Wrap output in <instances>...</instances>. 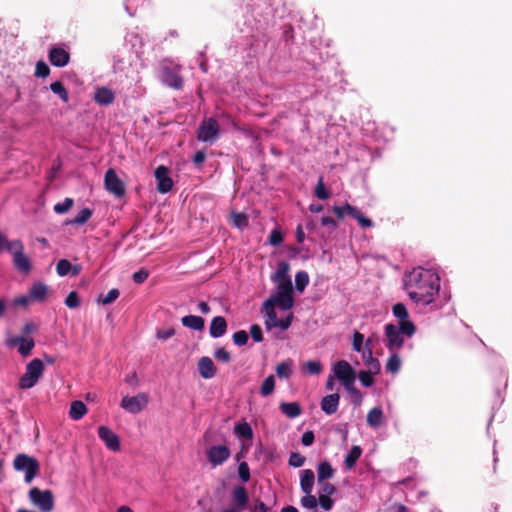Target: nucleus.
I'll use <instances>...</instances> for the list:
<instances>
[{"label": "nucleus", "instance_id": "nucleus-1", "mask_svg": "<svg viewBox=\"0 0 512 512\" xmlns=\"http://www.w3.org/2000/svg\"><path fill=\"white\" fill-rule=\"evenodd\" d=\"M405 288L416 304L429 305L440 289V278L431 270L415 268L406 276Z\"/></svg>", "mask_w": 512, "mask_h": 512}, {"label": "nucleus", "instance_id": "nucleus-2", "mask_svg": "<svg viewBox=\"0 0 512 512\" xmlns=\"http://www.w3.org/2000/svg\"><path fill=\"white\" fill-rule=\"evenodd\" d=\"M44 372V364L42 360L35 358L31 360L25 369V373L19 379V388L30 389L34 387Z\"/></svg>", "mask_w": 512, "mask_h": 512}, {"label": "nucleus", "instance_id": "nucleus-3", "mask_svg": "<svg viewBox=\"0 0 512 512\" xmlns=\"http://www.w3.org/2000/svg\"><path fill=\"white\" fill-rule=\"evenodd\" d=\"M13 467L16 471H24L25 481L30 483L37 476L40 465L36 458L20 453L14 458Z\"/></svg>", "mask_w": 512, "mask_h": 512}, {"label": "nucleus", "instance_id": "nucleus-4", "mask_svg": "<svg viewBox=\"0 0 512 512\" xmlns=\"http://www.w3.org/2000/svg\"><path fill=\"white\" fill-rule=\"evenodd\" d=\"M28 496L31 503L40 512H51L54 509V496L51 490H41L38 487H33L29 490Z\"/></svg>", "mask_w": 512, "mask_h": 512}, {"label": "nucleus", "instance_id": "nucleus-5", "mask_svg": "<svg viewBox=\"0 0 512 512\" xmlns=\"http://www.w3.org/2000/svg\"><path fill=\"white\" fill-rule=\"evenodd\" d=\"M9 253L13 256V264L15 268L25 274L31 271V261L24 254V245L21 240L15 239L9 245Z\"/></svg>", "mask_w": 512, "mask_h": 512}, {"label": "nucleus", "instance_id": "nucleus-6", "mask_svg": "<svg viewBox=\"0 0 512 512\" xmlns=\"http://www.w3.org/2000/svg\"><path fill=\"white\" fill-rule=\"evenodd\" d=\"M333 212L338 219H343L345 215L353 217L363 228H371L373 226V222L369 218L365 217L357 207L348 203H346L344 206H334Z\"/></svg>", "mask_w": 512, "mask_h": 512}, {"label": "nucleus", "instance_id": "nucleus-7", "mask_svg": "<svg viewBox=\"0 0 512 512\" xmlns=\"http://www.w3.org/2000/svg\"><path fill=\"white\" fill-rule=\"evenodd\" d=\"M269 299L277 303V306L283 310L291 309L294 304L292 284L279 283V285H277L276 295Z\"/></svg>", "mask_w": 512, "mask_h": 512}, {"label": "nucleus", "instance_id": "nucleus-8", "mask_svg": "<svg viewBox=\"0 0 512 512\" xmlns=\"http://www.w3.org/2000/svg\"><path fill=\"white\" fill-rule=\"evenodd\" d=\"M104 186L110 194H113L117 198L123 197L126 193L125 184L117 176L116 171L113 168H109L106 171L104 176Z\"/></svg>", "mask_w": 512, "mask_h": 512}, {"label": "nucleus", "instance_id": "nucleus-9", "mask_svg": "<svg viewBox=\"0 0 512 512\" xmlns=\"http://www.w3.org/2000/svg\"><path fill=\"white\" fill-rule=\"evenodd\" d=\"M393 315L397 317L400 322V330L403 334H406L407 337H412L416 332V327L412 321L408 319L409 314L407 308L402 303H397L392 308Z\"/></svg>", "mask_w": 512, "mask_h": 512}, {"label": "nucleus", "instance_id": "nucleus-10", "mask_svg": "<svg viewBox=\"0 0 512 512\" xmlns=\"http://www.w3.org/2000/svg\"><path fill=\"white\" fill-rule=\"evenodd\" d=\"M179 67L162 64L161 66V80L162 82L175 89L180 90L183 87V79L179 75Z\"/></svg>", "mask_w": 512, "mask_h": 512}, {"label": "nucleus", "instance_id": "nucleus-11", "mask_svg": "<svg viewBox=\"0 0 512 512\" xmlns=\"http://www.w3.org/2000/svg\"><path fill=\"white\" fill-rule=\"evenodd\" d=\"M148 401L146 393H139L132 397L125 396L121 400V407L131 414H138L147 406Z\"/></svg>", "mask_w": 512, "mask_h": 512}, {"label": "nucleus", "instance_id": "nucleus-12", "mask_svg": "<svg viewBox=\"0 0 512 512\" xmlns=\"http://www.w3.org/2000/svg\"><path fill=\"white\" fill-rule=\"evenodd\" d=\"M385 336H386V347L390 351L399 350L404 344V336L400 330V326L397 327L394 324L385 325Z\"/></svg>", "mask_w": 512, "mask_h": 512}, {"label": "nucleus", "instance_id": "nucleus-13", "mask_svg": "<svg viewBox=\"0 0 512 512\" xmlns=\"http://www.w3.org/2000/svg\"><path fill=\"white\" fill-rule=\"evenodd\" d=\"M219 133V124L216 119L204 120L198 128V139L204 142L213 141Z\"/></svg>", "mask_w": 512, "mask_h": 512}, {"label": "nucleus", "instance_id": "nucleus-14", "mask_svg": "<svg viewBox=\"0 0 512 512\" xmlns=\"http://www.w3.org/2000/svg\"><path fill=\"white\" fill-rule=\"evenodd\" d=\"M157 180V191L165 194L171 191L173 187V180L169 176V169L164 165H159L154 172Z\"/></svg>", "mask_w": 512, "mask_h": 512}, {"label": "nucleus", "instance_id": "nucleus-15", "mask_svg": "<svg viewBox=\"0 0 512 512\" xmlns=\"http://www.w3.org/2000/svg\"><path fill=\"white\" fill-rule=\"evenodd\" d=\"M230 449L226 445H214L207 451V459L212 466L222 465L230 457Z\"/></svg>", "mask_w": 512, "mask_h": 512}, {"label": "nucleus", "instance_id": "nucleus-16", "mask_svg": "<svg viewBox=\"0 0 512 512\" xmlns=\"http://www.w3.org/2000/svg\"><path fill=\"white\" fill-rule=\"evenodd\" d=\"M98 436L105 443L106 447L114 452L120 450L119 436L107 426L98 427Z\"/></svg>", "mask_w": 512, "mask_h": 512}, {"label": "nucleus", "instance_id": "nucleus-17", "mask_svg": "<svg viewBox=\"0 0 512 512\" xmlns=\"http://www.w3.org/2000/svg\"><path fill=\"white\" fill-rule=\"evenodd\" d=\"M333 373L341 383L356 377L355 370L345 360H340L333 366Z\"/></svg>", "mask_w": 512, "mask_h": 512}, {"label": "nucleus", "instance_id": "nucleus-18", "mask_svg": "<svg viewBox=\"0 0 512 512\" xmlns=\"http://www.w3.org/2000/svg\"><path fill=\"white\" fill-rule=\"evenodd\" d=\"M49 61L53 66L64 67L69 63L70 54L63 48L53 47L49 51Z\"/></svg>", "mask_w": 512, "mask_h": 512}, {"label": "nucleus", "instance_id": "nucleus-19", "mask_svg": "<svg viewBox=\"0 0 512 512\" xmlns=\"http://www.w3.org/2000/svg\"><path fill=\"white\" fill-rule=\"evenodd\" d=\"M198 371L202 378L211 379L217 373V368L214 365L212 359L208 356H203L198 360Z\"/></svg>", "mask_w": 512, "mask_h": 512}, {"label": "nucleus", "instance_id": "nucleus-20", "mask_svg": "<svg viewBox=\"0 0 512 512\" xmlns=\"http://www.w3.org/2000/svg\"><path fill=\"white\" fill-rule=\"evenodd\" d=\"M232 500H233V508L240 510L241 512L245 510L248 502L249 496L246 488L244 486H236L232 490Z\"/></svg>", "mask_w": 512, "mask_h": 512}, {"label": "nucleus", "instance_id": "nucleus-21", "mask_svg": "<svg viewBox=\"0 0 512 512\" xmlns=\"http://www.w3.org/2000/svg\"><path fill=\"white\" fill-rule=\"evenodd\" d=\"M339 402L340 395L338 393L326 395L321 399V410L327 415L335 414L338 410Z\"/></svg>", "mask_w": 512, "mask_h": 512}, {"label": "nucleus", "instance_id": "nucleus-22", "mask_svg": "<svg viewBox=\"0 0 512 512\" xmlns=\"http://www.w3.org/2000/svg\"><path fill=\"white\" fill-rule=\"evenodd\" d=\"M290 265L286 261H281L278 263L277 270L271 276V280L279 285V283H288L292 284L291 278L289 276Z\"/></svg>", "mask_w": 512, "mask_h": 512}, {"label": "nucleus", "instance_id": "nucleus-23", "mask_svg": "<svg viewBox=\"0 0 512 512\" xmlns=\"http://www.w3.org/2000/svg\"><path fill=\"white\" fill-rule=\"evenodd\" d=\"M227 321L223 316H215L209 326V334L213 338H220L227 332Z\"/></svg>", "mask_w": 512, "mask_h": 512}, {"label": "nucleus", "instance_id": "nucleus-24", "mask_svg": "<svg viewBox=\"0 0 512 512\" xmlns=\"http://www.w3.org/2000/svg\"><path fill=\"white\" fill-rule=\"evenodd\" d=\"M19 344L18 352L23 356L27 357L31 354L32 349L35 346V342L31 337H15L10 340V345Z\"/></svg>", "mask_w": 512, "mask_h": 512}, {"label": "nucleus", "instance_id": "nucleus-25", "mask_svg": "<svg viewBox=\"0 0 512 512\" xmlns=\"http://www.w3.org/2000/svg\"><path fill=\"white\" fill-rule=\"evenodd\" d=\"M48 293V286L43 282L34 283L29 289V297L34 302H43Z\"/></svg>", "mask_w": 512, "mask_h": 512}, {"label": "nucleus", "instance_id": "nucleus-26", "mask_svg": "<svg viewBox=\"0 0 512 512\" xmlns=\"http://www.w3.org/2000/svg\"><path fill=\"white\" fill-rule=\"evenodd\" d=\"M114 99V92L107 87L98 88L94 95V100L99 105H110L114 102Z\"/></svg>", "mask_w": 512, "mask_h": 512}, {"label": "nucleus", "instance_id": "nucleus-27", "mask_svg": "<svg viewBox=\"0 0 512 512\" xmlns=\"http://www.w3.org/2000/svg\"><path fill=\"white\" fill-rule=\"evenodd\" d=\"M315 481L314 472L311 469H305L301 472L300 486L305 494H310Z\"/></svg>", "mask_w": 512, "mask_h": 512}, {"label": "nucleus", "instance_id": "nucleus-28", "mask_svg": "<svg viewBox=\"0 0 512 512\" xmlns=\"http://www.w3.org/2000/svg\"><path fill=\"white\" fill-rule=\"evenodd\" d=\"M181 323L184 327L200 331L204 329L205 320L196 315H187L181 318Z\"/></svg>", "mask_w": 512, "mask_h": 512}, {"label": "nucleus", "instance_id": "nucleus-29", "mask_svg": "<svg viewBox=\"0 0 512 512\" xmlns=\"http://www.w3.org/2000/svg\"><path fill=\"white\" fill-rule=\"evenodd\" d=\"M279 408L285 416L291 419L301 414V407L297 402H282Z\"/></svg>", "mask_w": 512, "mask_h": 512}, {"label": "nucleus", "instance_id": "nucleus-30", "mask_svg": "<svg viewBox=\"0 0 512 512\" xmlns=\"http://www.w3.org/2000/svg\"><path fill=\"white\" fill-rule=\"evenodd\" d=\"M87 413V407L84 402L75 400L70 405L69 416L73 420H80Z\"/></svg>", "mask_w": 512, "mask_h": 512}, {"label": "nucleus", "instance_id": "nucleus-31", "mask_svg": "<svg viewBox=\"0 0 512 512\" xmlns=\"http://www.w3.org/2000/svg\"><path fill=\"white\" fill-rule=\"evenodd\" d=\"M334 469L331 464L327 461H323L318 465L317 468V480L318 483H322V481H326L327 479L333 477Z\"/></svg>", "mask_w": 512, "mask_h": 512}, {"label": "nucleus", "instance_id": "nucleus-32", "mask_svg": "<svg viewBox=\"0 0 512 512\" xmlns=\"http://www.w3.org/2000/svg\"><path fill=\"white\" fill-rule=\"evenodd\" d=\"M276 305H277V303H274L270 299H267L263 304V309L265 311V315L268 318V320L266 321V325L268 327L273 326V323H276V321L278 320L277 314L275 311Z\"/></svg>", "mask_w": 512, "mask_h": 512}, {"label": "nucleus", "instance_id": "nucleus-33", "mask_svg": "<svg viewBox=\"0 0 512 512\" xmlns=\"http://www.w3.org/2000/svg\"><path fill=\"white\" fill-rule=\"evenodd\" d=\"M382 419H383V411L380 407L372 408L367 414V423L371 427H374V428L379 427L380 424L382 423Z\"/></svg>", "mask_w": 512, "mask_h": 512}, {"label": "nucleus", "instance_id": "nucleus-34", "mask_svg": "<svg viewBox=\"0 0 512 512\" xmlns=\"http://www.w3.org/2000/svg\"><path fill=\"white\" fill-rule=\"evenodd\" d=\"M292 360H286L279 363L276 367V373L279 378L288 379L292 375Z\"/></svg>", "mask_w": 512, "mask_h": 512}, {"label": "nucleus", "instance_id": "nucleus-35", "mask_svg": "<svg viewBox=\"0 0 512 512\" xmlns=\"http://www.w3.org/2000/svg\"><path fill=\"white\" fill-rule=\"evenodd\" d=\"M362 454V449L360 446H353L349 453L346 455L345 458V465L348 469H351L355 466L357 460L360 458Z\"/></svg>", "mask_w": 512, "mask_h": 512}, {"label": "nucleus", "instance_id": "nucleus-36", "mask_svg": "<svg viewBox=\"0 0 512 512\" xmlns=\"http://www.w3.org/2000/svg\"><path fill=\"white\" fill-rule=\"evenodd\" d=\"M93 212L90 208H83L75 218L68 220L66 224L82 225L85 224L92 216Z\"/></svg>", "mask_w": 512, "mask_h": 512}, {"label": "nucleus", "instance_id": "nucleus-37", "mask_svg": "<svg viewBox=\"0 0 512 512\" xmlns=\"http://www.w3.org/2000/svg\"><path fill=\"white\" fill-rule=\"evenodd\" d=\"M309 284V275L305 271H299L295 275V288L302 293Z\"/></svg>", "mask_w": 512, "mask_h": 512}, {"label": "nucleus", "instance_id": "nucleus-38", "mask_svg": "<svg viewBox=\"0 0 512 512\" xmlns=\"http://www.w3.org/2000/svg\"><path fill=\"white\" fill-rule=\"evenodd\" d=\"M50 89L57 94L63 102L69 101V94L61 81H55L50 84Z\"/></svg>", "mask_w": 512, "mask_h": 512}, {"label": "nucleus", "instance_id": "nucleus-39", "mask_svg": "<svg viewBox=\"0 0 512 512\" xmlns=\"http://www.w3.org/2000/svg\"><path fill=\"white\" fill-rule=\"evenodd\" d=\"M231 219L233 225L239 229H244L249 225L248 216L245 213L232 212Z\"/></svg>", "mask_w": 512, "mask_h": 512}, {"label": "nucleus", "instance_id": "nucleus-40", "mask_svg": "<svg viewBox=\"0 0 512 512\" xmlns=\"http://www.w3.org/2000/svg\"><path fill=\"white\" fill-rule=\"evenodd\" d=\"M275 389V378L273 375H269L262 383L260 388V394L264 397L269 396Z\"/></svg>", "mask_w": 512, "mask_h": 512}, {"label": "nucleus", "instance_id": "nucleus-41", "mask_svg": "<svg viewBox=\"0 0 512 512\" xmlns=\"http://www.w3.org/2000/svg\"><path fill=\"white\" fill-rule=\"evenodd\" d=\"M401 368V360L397 354H392L386 363V370L389 373L396 374Z\"/></svg>", "mask_w": 512, "mask_h": 512}, {"label": "nucleus", "instance_id": "nucleus-42", "mask_svg": "<svg viewBox=\"0 0 512 512\" xmlns=\"http://www.w3.org/2000/svg\"><path fill=\"white\" fill-rule=\"evenodd\" d=\"M368 353H369V357L366 359V366L368 367V372L376 375L380 372V369H381V365H380V362L378 361V359L374 358L373 355H372V350L369 348L368 349Z\"/></svg>", "mask_w": 512, "mask_h": 512}, {"label": "nucleus", "instance_id": "nucleus-43", "mask_svg": "<svg viewBox=\"0 0 512 512\" xmlns=\"http://www.w3.org/2000/svg\"><path fill=\"white\" fill-rule=\"evenodd\" d=\"M304 369L310 375H318L322 372L323 366L320 361L309 360L304 364Z\"/></svg>", "mask_w": 512, "mask_h": 512}, {"label": "nucleus", "instance_id": "nucleus-44", "mask_svg": "<svg viewBox=\"0 0 512 512\" xmlns=\"http://www.w3.org/2000/svg\"><path fill=\"white\" fill-rule=\"evenodd\" d=\"M235 433L246 439H250L253 436L251 426L247 422L240 423L235 426Z\"/></svg>", "mask_w": 512, "mask_h": 512}, {"label": "nucleus", "instance_id": "nucleus-45", "mask_svg": "<svg viewBox=\"0 0 512 512\" xmlns=\"http://www.w3.org/2000/svg\"><path fill=\"white\" fill-rule=\"evenodd\" d=\"M315 196L320 200H326L329 198L330 194L325 188L323 177H319L317 185L315 187Z\"/></svg>", "mask_w": 512, "mask_h": 512}, {"label": "nucleus", "instance_id": "nucleus-46", "mask_svg": "<svg viewBox=\"0 0 512 512\" xmlns=\"http://www.w3.org/2000/svg\"><path fill=\"white\" fill-rule=\"evenodd\" d=\"M120 295V292L118 289L114 288L111 289L105 296L100 295L98 297V302L102 303L103 305H108L114 302Z\"/></svg>", "mask_w": 512, "mask_h": 512}, {"label": "nucleus", "instance_id": "nucleus-47", "mask_svg": "<svg viewBox=\"0 0 512 512\" xmlns=\"http://www.w3.org/2000/svg\"><path fill=\"white\" fill-rule=\"evenodd\" d=\"M72 270V264L67 259H61L56 265V272L59 276H66Z\"/></svg>", "mask_w": 512, "mask_h": 512}, {"label": "nucleus", "instance_id": "nucleus-48", "mask_svg": "<svg viewBox=\"0 0 512 512\" xmlns=\"http://www.w3.org/2000/svg\"><path fill=\"white\" fill-rule=\"evenodd\" d=\"M73 204L74 200L72 198H65L63 202L55 204L54 211L58 214H64L72 208Z\"/></svg>", "mask_w": 512, "mask_h": 512}, {"label": "nucleus", "instance_id": "nucleus-49", "mask_svg": "<svg viewBox=\"0 0 512 512\" xmlns=\"http://www.w3.org/2000/svg\"><path fill=\"white\" fill-rule=\"evenodd\" d=\"M232 339L236 346L241 347L247 344L249 337L245 330H239L233 334Z\"/></svg>", "mask_w": 512, "mask_h": 512}, {"label": "nucleus", "instance_id": "nucleus-50", "mask_svg": "<svg viewBox=\"0 0 512 512\" xmlns=\"http://www.w3.org/2000/svg\"><path fill=\"white\" fill-rule=\"evenodd\" d=\"M214 357L217 361L222 363H229L231 361V355L224 347L217 348L214 351Z\"/></svg>", "mask_w": 512, "mask_h": 512}, {"label": "nucleus", "instance_id": "nucleus-51", "mask_svg": "<svg viewBox=\"0 0 512 512\" xmlns=\"http://www.w3.org/2000/svg\"><path fill=\"white\" fill-rule=\"evenodd\" d=\"M373 375L372 373L368 372V371H365V370H361L359 373H358V378L361 382V384L365 387H370L373 385L374 383V378H373Z\"/></svg>", "mask_w": 512, "mask_h": 512}, {"label": "nucleus", "instance_id": "nucleus-52", "mask_svg": "<svg viewBox=\"0 0 512 512\" xmlns=\"http://www.w3.org/2000/svg\"><path fill=\"white\" fill-rule=\"evenodd\" d=\"M304 462H305V457L302 456L301 454H299L297 452H292L290 454V457L288 460V463L290 466L296 467V468L302 467Z\"/></svg>", "mask_w": 512, "mask_h": 512}, {"label": "nucleus", "instance_id": "nucleus-53", "mask_svg": "<svg viewBox=\"0 0 512 512\" xmlns=\"http://www.w3.org/2000/svg\"><path fill=\"white\" fill-rule=\"evenodd\" d=\"M50 74V68L44 61H38L36 64L35 75L45 78Z\"/></svg>", "mask_w": 512, "mask_h": 512}, {"label": "nucleus", "instance_id": "nucleus-54", "mask_svg": "<svg viewBox=\"0 0 512 512\" xmlns=\"http://www.w3.org/2000/svg\"><path fill=\"white\" fill-rule=\"evenodd\" d=\"M65 305L69 308H77L80 305L79 296L76 291H71L65 299Z\"/></svg>", "mask_w": 512, "mask_h": 512}, {"label": "nucleus", "instance_id": "nucleus-55", "mask_svg": "<svg viewBox=\"0 0 512 512\" xmlns=\"http://www.w3.org/2000/svg\"><path fill=\"white\" fill-rule=\"evenodd\" d=\"M238 474L240 479L243 482H248L250 480V469L246 462H241L238 466Z\"/></svg>", "mask_w": 512, "mask_h": 512}, {"label": "nucleus", "instance_id": "nucleus-56", "mask_svg": "<svg viewBox=\"0 0 512 512\" xmlns=\"http://www.w3.org/2000/svg\"><path fill=\"white\" fill-rule=\"evenodd\" d=\"M283 242V234L280 230L274 229L269 235V244L279 246Z\"/></svg>", "mask_w": 512, "mask_h": 512}, {"label": "nucleus", "instance_id": "nucleus-57", "mask_svg": "<svg viewBox=\"0 0 512 512\" xmlns=\"http://www.w3.org/2000/svg\"><path fill=\"white\" fill-rule=\"evenodd\" d=\"M250 335L255 342L263 341L262 328L258 324H253L250 327Z\"/></svg>", "mask_w": 512, "mask_h": 512}, {"label": "nucleus", "instance_id": "nucleus-58", "mask_svg": "<svg viewBox=\"0 0 512 512\" xmlns=\"http://www.w3.org/2000/svg\"><path fill=\"white\" fill-rule=\"evenodd\" d=\"M301 505L303 507H305V508H308V509L315 508L317 506V499H316L315 496L311 495V493L310 494H306L301 499Z\"/></svg>", "mask_w": 512, "mask_h": 512}, {"label": "nucleus", "instance_id": "nucleus-59", "mask_svg": "<svg viewBox=\"0 0 512 512\" xmlns=\"http://www.w3.org/2000/svg\"><path fill=\"white\" fill-rule=\"evenodd\" d=\"M364 336L360 332H355L353 335L352 347L353 350L360 352L363 347Z\"/></svg>", "mask_w": 512, "mask_h": 512}, {"label": "nucleus", "instance_id": "nucleus-60", "mask_svg": "<svg viewBox=\"0 0 512 512\" xmlns=\"http://www.w3.org/2000/svg\"><path fill=\"white\" fill-rule=\"evenodd\" d=\"M292 319H293V314L290 313L287 315L286 318L281 319V320L278 319L276 321V323H273V327H279L281 330H287L292 323Z\"/></svg>", "mask_w": 512, "mask_h": 512}, {"label": "nucleus", "instance_id": "nucleus-61", "mask_svg": "<svg viewBox=\"0 0 512 512\" xmlns=\"http://www.w3.org/2000/svg\"><path fill=\"white\" fill-rule=\"evenodd\" d=\"M175 335V329L174 328H168V329H158L156 331V337L160 340L166 341L169 338L173 337Z\"/></svg>", "mask_w": 512, "mask_h": 512}, {"label": "nucleus", "instance_id": "nucleus-62", "mask_svg": "<svg viewBox=\"0 0 512 512\" xmlns=\"http://www.w3.org/2000/svg\"><path fill=\"white\" fill-rule=\"evenodd\" d=\"M319 485L321 487L322 492L320 495L331 496L336 492V487L329 482L322 481V483H319Z\"/></svg>", "mask_w": 512, "mask_h": 512}, {"label": "nucleus", "instance_id": "nucleus-63", "mask_svg": "<svg viewBox=\"0 0 512 512\" xmlns=\"http://www.w3.org/2000/svg\"><path fill=\"white\" fill-rule=\"evenodd\" d=\"M318 501H319V504L320 506L324 509V510H331L332 507H333V500L331 499L330 496H327V495H319L318 497Z\"/></svg>", "mask_w": 512, "mask_h": 512}, {"label": "nucleus", "instance_id": "nucleus-64", "mask_svg": "<svg viewBox=\"0 0 512 512\" xmlns=\"http://www.w3.org/2000/svg\"><path fill=\"white\" fill-rule=\"evenodd\" d=\"M148 276L149 272L146 269H140L133 274L132 279L135 283L141 284L148 278Z\"/></svg>", "mask_w": 512, "mask_h": 512}]
</instances>
